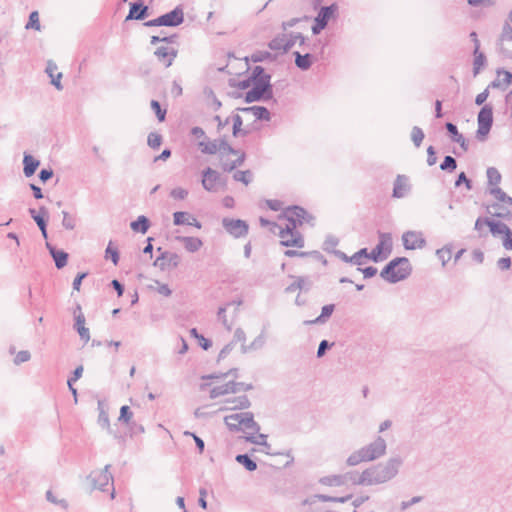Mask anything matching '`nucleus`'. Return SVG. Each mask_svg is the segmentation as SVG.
<instances>
[{
  "instance_id": "1",
  "label": "nucleus",
  "mask_w": 512,
  "mask_h": 512,
  "mask_svg": "<svg viewBox=\"0 0 512 512\" xmlns=\"http://www.w3.org/2000/svg\"><path fill=\"white\" fill-rule=\"evenodd\" d=\"M403 465V459L400 456L389 458L384 463L373 465L364 470V481L366 486L380 485L394 479Z\"/></svg>"
},
{
  "instance_id": "2",
  "label": "nucleus",
  "mask_w": 512,
  "mask_h": 512,
  "mask_svg": "<svg viewBox=\"0 0 512 512\" xmlns=\"http://www.w3.org/2000/svg\"><path fill=\"white\" fill-rule=\"evenodd\" d=\"M412 267L406 257H397L392 259L380 272L381 278L389 283H397L410 276Z\"/></svg>"
},
{
  "instance_id": "3",
  "label": "nucleus",
  "mask_w": 512,
  "mask_h": 512,
  "mask_svg": "<svg viewBox=\"0 0 512 512\" xmlns=\"http://www.w3.org/2000/svg\"><path fill=\"white\" fill-rule=\"evenodd\" d=\"M111 465L107 464L103 469L93 470L87 476L86 480L89 482L92 489H97L100 491H107L106 487L110 484L112 489L110 493V498H115V488L113 486V476L110 473Z\"/></svg>"
},
{
  "instance_id": "4",
  "label": "nucleus",
  "mask_w": 512,
  "mask_h": 512,
  "mask_svg": "<svg viewBox=\"0 0 512 512\" xmlns=\"http://www.w3.org/2000/svg\"><path fill=\"white\" fill-rule=\"evenodd\" d=\"M266 79H271V75L266 73L262 66H255L251 72L252 88L246 92L244 97L246 103L257 102V97Z\"/></svg>"
},
{
  "instance_id": "5",
  "label": "nucleus",
  "mask_w": 512,
  "mask_h": 512,
  "mask_svg": "<svg viewBox=\"0 0 512 512\" xmlns=\"http://www.w3.org/2000/svg\"><path fill=\"white\" fill-rule=\"evenodd\" d=\"M337 11H338L337 3H332L328 6H322L319 9L316 17L314 18V24L311 27L313 35L320 34L321 31H323L327 27L329 21L332 18L336 17Z\"/></svg>"
},
{
  "instance_id": "6",
  "label": "nucleus",
  "mask_w": 512,
  "mask_h": 512,
  "mask_svg": "<svg viewBox=\"0 0 512 512\" xmlns=\"http://www.w3.org/2000/svg\"><path fill=\"white\" fill-rule=\"evenodd\" d=\"M379 242L369 253V259L374 262H379L386 259L393 247L392 236L390 233L378 232Z\"/></svg>"
},
{
  "instance_id": "7",
  "label": "nucleus",
  "mask_w": 512,
  "mask_h": 512,
  "mask_svg": "<svg viewBox=\"0 0 512 512\" xmlns=\"http://www.w3.org/2000/svg\"><path fill=\"white\" fill-rule=\"evenodd\" d=\"M252 389H253L252 384H247L244 382L229 381L223 385L213 387L210 390V398L216 399V398L226 395V394L237 393L240 391H249Z\"/></svg>"
},
{
  "instance_id": "8",
  "label": "nucleus",
  "mask_w": 512,
  "mask_h": 512,
  "mask_svg": "<svg viewBox=\"0 0 512 512\" xmlns=\"http://www.w3.org/2000/svg\"><path fill=\"white\" fill-rule=\"evenodd\" d=\"M284 216L290 223V228L296 229L297 226L302 225L304 222H310L314 218L307 213V211L300 206H291L285 209Z\"/></svg>"
},
{
  "instance_id": "9",
  "label": "nucleus",
  "mask_w": 512,
  "mask_h": 512,
  "mask_svg": "<svg viewBox=\"0 0 512 512\" xmlns=\"http://www.w3.org/2000/svg\"><path fill=\"white\" fill-rule=\"evenodd\" d=\"M226 182L220 173L210 167L202 171V186L208 192H216L219 186H225Z\"/></svg>"
},
{
  "instance_id": "10",
  "label": "nucleus",
  "mask_w": 512,
  "mask_h": 512,
  "mask_svg": "<svg viewBox=\"0 0 512 512\" xmlns=\"http://www.w3.org/2000/svg\"><path fill=\"white\" fill-rule=\"evenodd\" d=\"M360 449L362 450L366 460L369 462L385 455L387 444L383 437L378 436L373 442Z\"/></svg>"
},
{
  "instance_id": "11",
  "label": "nucleus",
  "mask_w": 512,
  "mask_h": 512,
  "mask_svg": "<svg viewBox=\"0 0 512 512\" xmlns=\"http://www.w3.org/2000/svg\"><path fill=\"white\" fill-rule=\"evenodd\" d=\"M222 226L233 237H244L248 233V224L241 219L223 218Z\"/></svg>"
},
{
  "instance_id": "12",
  "label": "nucleus",
  "mask_w": 512,
  "mask_h": 512,
  "mask_svg": "<svg viewBox=\"0 0 512 512\" xmlns=\"http://www.w3.org/2000/svg\"><path fill=\"white\" fill-rule=\"evenodd\" d=\"M279 236L281 238V244L286 247H304V239L300 232L296 229L290 228L287 225L286 229H281Z\"/></svg>"
},
{
  "instance_id": "13",
  "label": "nucleus",
  "mask_w": 512,
  "mask_h": 512,
  "mask_svg": "<svg viewBox=\"0 0 512 512\" xmlns=\"http://www.w3.org/2000/svg\"><path fill=\"white\" fill-rule=\"evenodd\" d=\"M157 251L161 254L154 261L155 267H158L160 270L164 271L168 268H176L179 265L180 258L176 253L162 251L161 247H159Z\"/></svg>"
},
{
  "instance_id": "14",
  "label": "nucleus",
  "mask_w": 512,
  "mask_h": 512,
  "mask_svg": "<svg viewBox=\"0 0 512 512\" xmlns=\"http://www.w3.org/2000/svg\"><path fill=\"white\" fill-rule=\"evenodd\" d=\"M499 52L506 58H512V27L505 23L498 42Z\"/></svg>"
},
{
  "instance_id": "15",
  "label": "nucleus",
  "mask_w": 512,
  "mask_h": 512,
  "mask_svg": "<svg viewBox=\"0 0 512 512\" xmlns=\"http://www.w3.org/2000/svg\"><path fill=\"white\" fill-rule=\"evenodd\" d=\"M403 246L407 250L421 249L426 246V240L419 231H407L402 235Z\"/></svg>"
},
{
  "instance_id": "16",
  "label": "nucleus",
  "mask_w": 512,
  "mask_h": 512,
  "mask_svg": "<svg viewBox=\"0 0 512 512\" xmlns=\"http://www.w3.org/2000/svg\"><path fill=\"white\" fill-rule=\"evenodd\" d=\"M160 17L162 19L163 26L176 27L183 23L184 12L181 6H177L172 11L165 13Z\"/></svg>"
},
{
  "instance_id": "17",
  "label": "nucleus",
  "mask_w": 512,
  "mask_h": 512,
  "mask_svg": "<svg viewBox=\"0 0 512 512\" xmlns=\"http://www.w3.org/2000/svg\"><path fill=\"white\" fill-rule=\"evenodd\" d=\"M75 323L74 328L78 332L80 338L84 342H88L90 340V332L87 327H85V316L82 313L81 306L77 305L74 310Z\"/></svg>"
},
{
  "instance_id": "18",
  "label": "nucleus",
  "mask_w": 512,
  "mask_h": 512,
  "mask_svg": "<svg viewBox=\"0 0 512 512\" xmlns=\"http://www.w3.org/2000/svg\"><path fill=\"white\" fill-rule=\"evenodd\" d=\"M149 15V7L142 2L130 3L129 13L125 21L129 20H144Z\"/></svg>"
},
{
  "instance_id": "19",
  "label": "nucleus",
  "mask_w": 512,
  "mask_h": 512,
  "mask_svg": "<svg viewBox=\"0 0 512 512\" xmlns=\"http://www.w3.org/2000/svg\"><path fill=\"white\" fill-rule=\"evenodd\" d=\"M177 53L178 51L174 48L160 46L155 50L154 55L165 65V67H170L174 59L177 57Z\"/></svg>"
},
{
  "instance_id": "20",
  "label": "nucleus",
  "mask_w": 512,
  "mask_h": 512,
  "mask_svg": "<svg viewBox=\"0 0 512 512\" xmlns=\"http://www.w3.org/2000/svg\"><path fill=\"white\" fill-rule=\"evenodd\" d=\"M290 277L293 279V282L285 288V293H293L297 290H300V291H302V290L309 291L310 290V288L312 286V282L308 277H304V276H290Z\"/></svg>"
},
{
  "instance_id": "21",
  "label": "nucleus",
  "mask_w": 512,
  "mask_h": 512,
  "mask_svg": "<svg viewBox=\"0 0 512 512\" xmlns=\"http://www.w3.org/2000/svg\"><path fill=\"white\" fill-rule=\"evenodd\" d=\"M409 191L408 178L405 175H398L394 181L392 196L394 198H403Z\"/></svg>"
},
{
  "instance_id": "22",
  "label": "nucleus",
  "mask_w": 512,
  "mask_h": 512,
  "mask_svg": "<svg viewBox=\"0 0 512 512\" xmlns=\"http://www.w3.org/2000/svg\"><path fill=\"white\" fill-rule=\"evenodd\" d=\"M246 159L245 152H241L235 160H231L229 156L219 157L220 167L225 172H232L237 167L241 166Z\"/></svg>"
},
{
  "instance_id": "23",
  "label": "nucleus",
  "mask_w": 512,
  "mask_h": 512,
  "mask_svg": "<svg viewBox=\"0 0 512 512\" xmlns=\"http://www.w3.org/2000/svg\"><path fill=\"white\" fill-rule=\"evenodd\" d=\"M445 127L451 137V140L455 143H458L464 151H468L469 142L461 133H459L457 126L451 122H447Z\"/></svg>"
},
{
  "instance_id": "24",
  "label": "nucleus",
  "mask_w": 512,
  "mask_h": 512,
  "mask_svg": "<svg viewBox=\"0 0 512 512\" xmlns=\"http://www.w3.org/2000/svg\"><path fill=\"white\" fill-rule=\"evenodd\" d=\"M46 247L55 262L56 268L62 269L65 267L68 261V253L63 250L56 249V247L49 242H46Z\"/></svg>"
},
{
  "instance_id": "25",
  "label": "nucleus",
  "mask_w": 512,
  "mask_h": 512,
  "mask_svg": "<svg viewBox=\"0 0 512 512\" xmlns=\"http://www.w3.org/2000/svg\"><path fill=\"white\" fill-rule=\"evenodd\" d=\"M173 222L175 225H191L198 229L201 228V223L188 212L177 211L173 214Z\"/></svg>"
},
{
  "instance_id": "26",
  "label": "nucleus",
  "mask_w": 512,
  "mask_h": 512,
  "mask_svg": "<svg viewBox=\"0 0 512 512\" xmlns=\"http://www.w3.org/2000/svg\"><path fill=\"white\" fill-rule=\"evenodd\" d=\"M243 113H252L257 120L270 121L271 114L269 110L264 106H250L238 108Z\"/></svg>"
},
{
  "instance_id": "27",
  "label": "nucleus",
  "mask_w": 512,
  "mask_h": 512,
  "mask_svg": "<svg viewBox=\"0 0 512 512\" xmlns=\"http://www.w3.org/2000/svg\"><path fill=\"white\" fill-rule=\"evenodd\" d=\"M244 414L245 412H240L226 416L224 418L225 424L231 431L238 432L243 430L242 424L244 420Z\"/></svg>"
},
{
  "instance_id": "28",
  "label": "nucleus",
  "mask_w": 512,
  "mask_h": 512,
  "mask_svg": "<svg viewBox=\"0 0 512 512\" xmlns=\"http://www.w3.org/2000/svg\"><path fill=\"white\" fill-rule=\"evenodd\" d=\"M478 125L480 126H487L492 127L493 124V108L491 105L486 104L484 105L477 117Z\"/></svg>"
},
{
  "instance_id": "29",
  "label": "nucleus",
  "mask_w": 512,
  "mask_h": 512,
  "mask_svg": "<svg viewBox=\"0 0 512 512\" xmlns=\"http://www.w3.org/2000/svg\"><path fill=\"white\" fill-rule=\"evenodd\" d=\"M57 69H58V67H57L56 63H54L51 60H49L47 62L46 73L51 78V84L57 90H62L63 89V86L61 84L62 73L59 72L56 74Z\"/></svg>"
},
{
  "instance_id": "30",
  "label": "nucleus",
  "mask_w": 512,
  "mask_h": 512,
  "mask_svg": "<svg viewBox=\"0 0 512 512\" xmlns=\"http://www.w3.org/2000/svg\"><path fill=\"white\" fill-rule=\"evenodd\" d=\"M23 173L26 177H31L40 165V161L32 155L25 153L23 157Z\"/></svg>"
},
{
  "instance_id": "31",
  "label": "nucleus",
  "mask_w": 512,
  "mask_h": 512,
  "mask_svg": "<svg viewBox=\"0 0 512 512\" xmlns=\"http://www.w3.org/2000/svg\"><path fill=\"white\" fill-rule=\"evenodd\" d=\"M266 343V335L264 331H262L249 345L242 344L241 352L246 354L251 351H256L264 347Z\"/></svg>"
},
{
  "instance_id": "32",
  "label": "nucleus",
  "mask_w": 512,
  "mask_h": 512,
  "mask_svg": "<svg viewBox=\"0 0 512 512\" xmlns=\"http://www.w3.org/2000/svg\"><path fill=\"white\" fill-rule=\"evenodd\" d=\"M293 55L295 56V65L302 71H306L312 66L313 56L310 53L301 54L295 51Z\"/></svg>"
},
{
  "instance_id": "33",
  "label": "nucleus",
  "mask_w": 512,
  "mask_h": 512,
  "mask_svg": "<svg viewBox=\"0 0 512 512\" xmlns=\"http://www.w3.org/2000/svg\"><path fill=\"white\" fill-rule=\"evenodd\" d=\"M283 40H284V52L289 51L295 43L299 40V45L302 46L305 43V37L301 33H289V34H283Z\"/></svg>"
},
{
  "instance_id": "34",
  "label": "nucleus",
  "mask_w": 512,
  "mask_h": 512,
  "mask_svg": "<svg viewBox=\"0 0 512 512\" xmlns=\"http://www.w3.org/2000/svg\"><path fill=\"white\" fill-rule=\"evenodd\" d=\"M335 305L334 304H328L322 307L321 314L315 318L314 320H306L304 321L305 325H313V324H324L327 319L332 315L334 312Z\"/></svg>"
},
{
  "instance_id": "35",
  "label": "nucleus",
  "mask_w": 512,
  "mask_h": 512,
  "mask_svg": "<svg viewBox=\"0 0 512 512\" xmlns=\"http://www.w3.org/2000/svg\"><path fill=\"white\" fill-rule=\"evenodd\" d=\"M487 213L501 219H509L511 217L510 210L501 206L498 202L488 205Z\"/></svg>"
},
{
  "instance_id": "36",
  "label": "nucleus",
  "mask_w": 512,
  "mask_h": 512,
  "mask_svg": "<svg viewBox=\"0 0 512 512\" xmlns=\"http://www.w3.org/2000/svg\"><path fill=\"white\" fill-rule=\"evenodd\" d=\"M344 485L351 483L353 485H363L366 486V482L364 481V471L362 473H358L356 471H349L347 473L342 474Z\"/></svg>"
},
{
  "instance_id": "37",
  "label": "nucleus",
  "mask_w": 512,
  "mask_h": 512,
  "mask_svg": "<svg viewBox=\"0 0 512 512\" xmlns=\"http://www.w3.org/2000/svg\"><path fill=\"white\" fill-rule=\"evenodd\" d=\"M29 214L31 215L33 220L36 222V224L39 228L47 226L46 217L48 216V210L44 206H41L39 208L38 213L36 212V210L34 208H29Z\"/></svg>"
},
{
  "instance_id": "38",
  "label": "nucleus",
  "mask_w": 512,
  "mask_h": 512,
  "mask_svg": "<svg viewBox=\"0 0 512 512\" xmlns=\"http://www.w3.org/2000/svg\"><path fill=\"white\" fill-rule=\"evenodd\" d=\"M242 427V431H248V433H258L260 431V425L254 420L252 412H245Z\"/></svg>"
},
{
  "instance_id": "39",
  "label": "nucleus",
  "mask_w": 512,
  "mask_h": 512,
  "mask_svg": "<svg viewBox=\"0 0 512 512\" xmlns=\"http://www.w3.org/2000/svg\"><path fill=\"white\" fill-rule=\"evenodd\" d=\"M130 227L134 232L145 234L150 227V221L146 216L141 215L130 223Z\"/></svg>"
},
{
  "instance_id": "40",
  "label": "nucleus",
  "mask_w": 512,
  "mask_h": 512,
  "mask_svg": "<svg viewBox=\"0 0 512 512\" xmlns=\"http://www.w3.org/2000/svg\"><path fill=\"white\" fill-rule=\"evenodd\" d=\"M178 239L184 244L185 249L192 253L198 251L203 245L202 241L197 237L186 236L179 237Z\"/></svg>"
},
{
  "instance_id": "41",
  "label": "nucleus",
  "mask_w": 512,
  "mask_h": 512,
  "mask_svg": "<svg viewBox=\"0 0 512 512\" xmlns=\"http://www.w3.org/2000/svg\"><path fill=\"white\" fill-rule=\"evenodd\" d=\"M245 440L249 443L263 446L264 448H271V445L267 442V435L261 433H248L247 436L244 437Z\"/></svg>"
},
{
  "instance_id": "42",
  "label": "nucleus",
  "mask_w": 512,
  "mask_h": 512,
  "mask_svg": "<svg viewBox=\"0 0 512 512\" xmlns=\"http://www.w3.org/2000/svg\"><path fill=\"white\" fill-rule=\"evenodd\" d=\"M498 79L492 82L493 87H500L504 85L507 87L512 82V73L503 69L497 71Z\"/></svg>"
},
{
  "instance_id": "43",
  "label": "nucleus",
  "mask_w": 512,
  "mask_h": 512,
  "mask_svg": "<svg viewBox=\"0 0 512 512\" xmlns=\"http://www.w3.org/2000/svg\"><path fill=\"white\" fill-rule=\"evenodd\" d=\"M489 193L494 196V198L501 203L508 204L512 206V197L507 195L500 187H491L489 188Z\"/></svg>"
},
{
  "instance_id": "44",
  "label": "nucleus",
  "mask_w": 512,
  "mask_h": 512,
  "mask_svg": "<svg viewBox=\"0 0 512 512\" xmlns=\"http://www.w3.org/2000/svg\"><path fill=\"white\" fill-rule=\"evenodd\" d=\"M487 175V182L488 185L491 187H498V185L501 182L502 176L497 168L495 167H489L486 171Z\"/></svg>"
},
{
  "instance_id": "45",
  "label": "nucleus",
  "mask_w": 512,
  "mask_h": 512,
  "mask_svg": "<svg viewBox=\"0 0 512 512\" xmlns=\"http://www.w3.org/2000/svg\"><path fill=\"white\" fill-rule=\"evenodd\" d=\"M235 460L239 464L243 465L249 472L257 469V463L248 454H238L236 455Z\"/></svg>"
},
{
  "instance_id": "46",
  "label": "nucleus",
  "mask_w": 512,
  "mask_h": 512,
  "mask_svg": "<svg viewBox=\"0 0 512 512\" xmlns=\"http://www.w3.org/2000/svg\"><path fill=\"white\" fill-rule=\"evenodd\" d=\"M226 403L232 404V409H246L251 405L250 400L245 395L227 399Z\"/></svg>"
},
{
  "instance_id": "47",
  "label": "nucleus",
  "mask_w": 512,
  "mask_h": 512,
  "mask_svg": "<svg viewBox=\"0 0 512 512\" xmlns=\"http://www.w3.org/2000/svg\"><path fill=\"white\" fill-rule=\"evenodd\" d=\"M319 483L322 485H325V486H335V487L344 485L342 474L321 477L319 479Z\"/></svg>"
},
{
  "instance_id": "48",
  "label": "nucleus",
  "mask_w": 512,
  "mask_h": 512,
  "mask_svg": "<svg viewBox=\"0 0 512 512\" xmlns=\"http://www.w3.org/2000/svg\"><path fill=\"white\" fill-rule=\"evenodd\" d=\"M488 227L491 232V234L496 237L498 235H503L504 232L507 230L508 226L501 222V221H495L489 218Z\"/></svg>"
},
{
  "instance_id": "49",
  "label": "nucleus",
  "mask_w": 512,
  "mask_h": 512,
  "mask_svg": "<svg viewBox=\"0 0 512 512\" xmlns=\"http://www.w3.org/2000/svg\"><path fill=\"white\" fill-rule=\"evenodd\" d=\"M260 94L257 97V101H268L273 97V87L271 79H266V82L261 87Z\"/></svg>"
},
{
  "instance_id": "50",
  "label": "nucleus",
  "mask_w": 512,
  "mask_h": 512,
  "mask_svg": "<svg viewBox=\"0 0 512 512\" xmlns=\"http://www.w3.org/2000/svg\"><path fill=\"white\" fill-rule=\"evenodd\" d=\"M232 120H233V131H232L233 136L234 137H238L240 135L246 136L248 134V131L243 130L241 128L242 124H243V120H242L241 116L238 114H235L232 116Z\"/></svg>"
},
{
  "instance_id": "51",
  "label": "nucleus",
  "mask_w": 512,
  "mask_h": 512,
  "mask_svg": "<svg viewBox=\"0 0 512 512\" xmlns=\"http://www.w3.org/2000/svg\"><path fill=\"white\" fill-rule=\"evenodd\" d=\"M486 64V56L482 52L474 53L473 74L476 76Z\"/></svg>"
},
{
  "instance_id": "52",
  "label": "nucleus",
  "mask_w": 512,
  "mask_h": 512,
  "mask_svg": "<svg viewBox=\"0 0 512 512\" xmlns=\"http://www.w3.org/2000/svg\"><path fill=\"white\" fill-rule=\"evenodd\" d=\"M252 178H253V174L250 170H245V171L238 170L233 174V179L235 181L241 182L245 185H248L252 181Z\"/></svg>"
},
{
  "instance_id": "53",
  "label": "nucleus",
  "mask_w": 512,
  "mask_h": 512,
  "mask_svg": "<svg viewBox=\"0 0 512 512\" xmlns=\"http://www.w3.org/2000/svg\"><path fill=\"white\" fill-rule=\"evenodd\" d=\"M361 462H368L361 449L353 452L346 460L348 466H356Z\"/></svg>"
},
{
  "instance_id": "54",
  "label": "nucleus",
  "mask_w": 512,
  "mask_h": 512,
  "mask_svg": "<svg viewBox=\"0 0 512 512\" xmlns=\"http://www.w3.org/2000/svg\"><path fill=\"white\" fill-rule=\"evenodd\" d=\"M339 243V239L333 235H327L324 243H323V250L333 254V251H336V246Z\"/></svg>"
},
{
  "instance_id": "55",
  "label": "nucleus",
  "mask_w": 512,
  "mask_h": 512,
  "mask_svg": "<svg viewBox=\"0 0 512 512\" xmlns=\"http://www.w3.org/2000/svg\"><path fill=\"white\" fill-rule=\"evenodd\" d=\"M351 498H352L351 495H347V496H343V497H333V496H328V495H323V494H317V495H314V497H313V499H319L323 502H338V503H345Z\"/></svg>"
},
{
  "instance_id": "56",
  "label": "nucleus",
  "mask_w": 512,
  "mask_h": 512,
  "mask_svg": "<svg viewBox=\"0 0 512 512\" xmlns=\"http://www.w3.org/2000/svg\"><path fill=\"white\" fill-rule=\"evenodd\" d=\"M369 252L367 248H362L352 255V264L361 266L364 264V258L369 259Z\"/></svg>"
},
{
  "instance_id": "57",
  "label": "nucleus",
  "mask_w": 512,
  "mask_h": 512,
  "mask_svg": "<svg viewBox=\"0 0 512 512\" xmlns=\"http://www.w3.org/2000/svg\"><path fill=\"white\" fill-rule=\"evenodd\" d=\"M457 168V161L452 156H445L444 160L440 164L442 171L453 172Z\"/></svg>"
},
{
  "instance_id": "58",
  "label": "nucleus",
  "mask_w": 512,
  "mask_h": 512,
  "mask_svg": "<svg viewBox=\"0 0 512 512\" xmlns=\"http://www.w3.org/2000/svg\"><path fill=\"white\" fill-rule=\"evenodd\" d=\"M424 137H425L424 132H423V130L420 127L414 126L412 128V130H411V140H412L413 144L417 148L420 147Z\"/></svg>"
},
{
  "instance_id": "59",
  "label": "nucleus",
  "mask_w": 512,
  "mask_h": 512,
  "mask_svg": "<svg viewBox=\"0 0 512 512\" xmlns=\"http://www.w3.org/2000/svg\"><path fill=\"white\" fill-rule=\"evenodd\" d=\"M147 143L152 149H158L162 143V136L156 132H151L148 135Z\"/></svg>"
},
{
  "instance_id": "60",
  "label": "nucleus",
  "mask_w": 512,
  "mask_h": 512,
  "mask_svg": "<svg viewBox=\"0 0 512 512\" xmlns=\"http://www.w3.org/2000/svg\"><path fill=\"white\" fill-rule=\"evenodd\" d=\"M105 257L110 258L114 265H117L119 262V252L117 248L112 247L111 241L105 250Z\"/></svg>"
},
{
  "instance_id": "61",
  "label": "nucleus",
  "mask_w": 512,
  "mask_h": 512,
  "mask_svg": "<svg viewBox=\"0 0 512 512\" xmlns=\"http://www.w3.org/2000/svg\"><path fill=\"white\" fill-rule=\"evenodd\" d=\"M150 106L151 109L155 112L158 120L163 122L166 117V109H162L160 103L157 100H152Z\"/></svg>"
},
{
  "instance_id": "62",
  "label": "nucleus",
  "mask_w": 512,
  "mask_h": 512,
  "mask_svg": "<svg viewBox=\"0 0 512 512\" xmlns=\"http://www.w3.org/2000/svg\"><path fill=\"white\" fill-rule=\"evenodd\" d=\"M229 85L231 87H236L240 90H246L251 86V75L246 79L236 81L235 79H229Z\"/></svg>"
},
{
  "instance_id": "63",
  "label": "nucleus",
  "mask_w": 512,
  "mask_h": 512,
  "mask_svg": "<svg viewBox=\"0 0 512 512\" xmlns=\"http://www.w3.org/2000/svg\"><path fill=\"white\" fill-rule=\"evenodd\" d=\"M451 253V248L448 246H445L436 251V255L441 260L443 266L451 259Z\"/></svg>"
},
{
  "instance_id": "64",
  "label": "nucleus",
  "mask_w": 512,
  "mask_h": 512,
  "mask_svg": "<svg viewBox=\"0 0 512 512\" xmlns=\"http://www.w3.org/2000/svg\"><path fill=\"white\" fill-rule=\"evenodd\" d=\"M132 417H133V413L130 410V408L126 405L122 406L120 409V416H119L118 420L125 424H129Z\"/></svg>"
}]
</instances>
